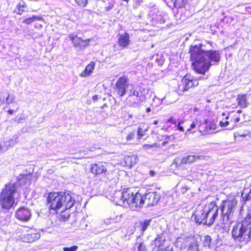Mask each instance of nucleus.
<instances>
[{
    "instance_id": "63",
    "label": "nucleus",
    "mask_w": 251,
    "mask_h": 251,
    "mask_svg": "<svg viewBox=\"0 0 251 251\" xmlns=\"http://www.w3.org/2000/svg\"><path fill=\"white\" fill-rule=\"evenodd\" d=\"M222 116H224V117L226 116V114L225 113H223L222 114Z\"/></svg>"
},
{
    "instance_id": "49",
    "label": "nucleus",
    "mask_w": 251,
    "mask_h": 251,
    "mask_svg": "<svg viewBox=\"0 0 251 251\" xmlns=\"http://www.w3.org/2000/svg\"><path fill=\"white\" fill-rule=\"evenodd\" d=\"M177 123H178V124L179 125H183L185 122V121L183 119H180L179 118L177 119Z\"/></svg>"
},
{
    "instance_id": "40",
    "label": "nucleus",
    "mask_w": 251,
    "mask_h": 251,
    "mask_svg": "<svg viewBox=\"0 0 251 251\" xmlns=\"http://www.w3.org/2000/svg\"><path fill=\"white\" fill-rule=\"evenodd\" d=\"M120 217L116 216L115 218H110L109 219H107V220L105 222V224L108 225L111 224L115 223L117 222V220L120 219Z\"/></svg>"
},
{
    "instance_id": "57",
    "label": "nucleus",
    "mask_w": 251,
    "mask_h": 251,
    "mask_svg": "<svg viewBox=\"0 0 251 251\" xmlns=\"http://www.w3.org/2000/svg\"><path fill=\"white\" fill-rule=\"evenodd\" d=\"M234 123H238L239 121H240V118H236L234 120Z\"/></svg>"
},
{
    "instance_id": "62",
    "label": "nucleus",
    "mask_w": 251,
    "mask_h": 251,
    "mask_svg": "<svg viewBox=\"0 0 251 251\" xmlns=\"http://www.w3.org/2000/svg\"><path fill=\"white\" fill-rule=\"evenodd\" d=\"M167 143V142H164L162 143V144H163V145H165V144H166Z\"/></svg>"
},
{
    "instance_id": "24",
    "label": "nucleus",
    "mask_w": 251,
    "mask_h": 251,
    "mask_svg": "<svg viewBox=\"0 0 251 251\" xmlns=\"http://www.w3.org/2000/svg\"><path fill=\"white\" fill-rule=\"evenodd\" d=\"M95 66L94 62H91L85 68V69L80 74V76L83 77L89 76L93 72Z\"/></svg>"
},
{
    "instance_id": "22",
    "label": "nucleus",
    "mask_w": 251,
    "mask_h": 251,
    "mask_svg": "<svg viewBox=\"0 0 251 251\" xmlns=\"http://www.w3.org/2000/svg\"><path fill=\"white\" fill-rule=\"evenodd\" d=\"M129 36L126 32L120 35L118 43L120 47L123 48H126L129 45Z\"/></svg>"
},
{
    "instance_id": "31",
    "label": "nucleus",
    "mask_w": 251,
    "mask_h": 251,
    "mask_svg": "<svg viewBox=\"0 0 251 251\" xmlns=\"http://www.w3.org/2000/svg\"><path fill=\"white\" fill-rule=\"evenodd\" d=\"M134 247L137 248L138 251H147L146 246L140 239H137Z\"/></svg>"
},
{
    "instance_id": "29",
    "label": "nucleus",
    "mask_w": 251,
    "mask_h": 251,
    "mask_svg": "<svg viewBox=\"0 0 251 251\" xmlns=\"http://www.w3.org/2000/svg\"><path fill=\"white\" fill-rule=\"evenodd\" d=\"M126 162H129V165L133 166L138 161V157L136 155H133L127 156L126 158Z\"/></svg>"
},
{
    "instance_id": "50",
    "label": "nucleus",
    "mask_w": 251,
    "mask_h": 251,
    "mask_svg": "<svg viewBox=\"0 0 251 251\" xmlns=\"http://www.w3.org/2000/svg\"><path fill=\"white\" fill-rule=\"evenodd\" d=\"M154 147V145H144L143 146V148L145 149L149 150L150 149Z\"/></svg>"
},
{
    "instance_id": "11",
    "label": "nucleus",
    "mask_w": 251,
    "mask_h": 251,
    "mask_svg": "<svg viewBox=\"0 0 251 251\" xmlns=\"http://www.w3.org/2000/svg\"><path fill=\"white\" fill-rule=\"evenodd\" d=\"M209 126L208 127H207L208 121L207 120L204 119L203 123L201 124L199 126V131L201 133L205 134L207 133H212L215 132L214 130L216 128L215 124L214 122H209Z\"/></svg>"
},
{
    "instance_id": "8",
    "label": "nucleus",
    "mask_w": 251,
    "mask_h": 251,
    "mask_svg": "<svg viewBox=\"0 0 251 251\" xmlns=\"http://www.w3.org/2000/svg\"><path fill=\"white\" fill-rule=\"evenodd\" d=\"M178 242H181L180 248L182 251H199L198 245L191 238H181Z\"/></svg>"
},
{
    "instance_id": "5",
    "label": "nucleus",
    "mask_w": 251,
    "mask_h": 251,
    "mask_svg": "<svg viewBox=\"0 0 251 251\" xmlns=\"http://www.w3.org/2000/svg\"><path fill=\"white\" fill-rule=\"evenodd\" d=\"M233 207V202L230 201H224L222 208V222L221 221V229L223 231H228L229 229L230 221L229 220V216Z\"/></svg>"
},
{
    "instance_id": "32",
    "label": "nucleus",
    "mask_w": 251,
    "mask_h": 251,
    "mask_svg": "<svg viewBox=\"0 0 251 251\" xmlns=\"http://www.w3.org/2000/svg\"><path fill=\"white\" fill-rule=\"evenodd\" d=\"M69 38H70L73 43L74 44V46L76 48L78 47L79 44L80 43V41H81V39L77 37L74 34H71L69 35Z\"/></svg>"
},
{
    "instance_id": "53",
    "label": "nucleus",
    "mask_w": 251,
    "mask_h": 251,
    "mask_svg": "<svg viewBox=\"0 0 251 251\" xmlns=\"http://www.w3.org/2000/svg\"><path fill=\"white\" fill-rule=\"evenodd\" d=\"M177 129H178L179 130H180L181 131H184V130L183 126H182L181 125H179L178 124L177 125Z\"/></svg>"
},
{
    "instance_id": "60",
    "label": "nucleus",
    "mask_w": 251,
    "mask_h": 251,
    "mask_svg": "<svg viewBox=\"0 0 251 251\" xmlns=\"http://www.w3.org/2000/svg\"><path fill=\"white\" fill-rule=\"evenodd\" d=\"M154 174V172L152 171H150V174L152 176Z\"/></svg>"
},
{
    "instance_id": "35",
    "label": "nucleus",
    "mask_w": 251,
    "mask_h": 251,
    "mask_svg": "<svg viewBox=\"0 0 251 251\" xmlns=\"http://www.w3.org/2000/svg\"><path fill=\"white\" fill-rule=\"evenodd\" d=\"M151 222V220H146L140 222L141 229L142 232H144L146 230L150 225Z\"/></svg>"
},
{
    "instance_id": "3",
    "label": "nucleus",
    "mask_w": 251,
    "mask_h": 251,
    "mask_svg": "<svg viewBox=\"0 0 251 251\" xmlns=\"http://www.w3.org/2000/svg\"><path fill=\"white\" fill-rule=\"evenodd\" d=\"M190 58L194 61L193 66L195 71L199 74H203L210 67V63L206 58V51L201 48V46L195 45L190 48Z\"/></svg>"
},
{
    "instance_id": "12",
    "label": "nucleus",
    "mask_w": 251,
    "mask_h": 251,
    "mask_svg": "<svg viewBox=\"0 0 251 251\" xmlns=\"http://www.w3.org/2000/svg\"><path fill=\"white\" fill-rule=\"evenodd\" d=\"M135 193L133 191V189L132 188H127L123 190V201L125 202L124 207L127 206H131L132 203L133 197Z\"/></svg>"
},
{
    "instance_id": "19",
    "label": "nucleus",
    "mask_w": 251,
    "mask_h": 251,
    "mask_svg": "<svg viewBox=\"0 0 251 251\" xmlns=\"http://www.w3.org/2000/svg\"><path fill=\"white\" fill-rule=\"evenodd\" d=\"M182 79L183 80L184 85L187 86L188 90L198 86L199 84L198 80L194 79L193 77L190 75H186Z\"/></svg>"
},
{
    "instance_id": "13",
    "label": "nucleus",
    "mask_w": 251,
    "mask_h": 251,
    "mask_svg": "<svg viewBox=\"0 0 251 251\" xmlns=\"http://www.w3.org/2000/svg\"><path fill=\"white\" fill-rule=\"evenodd\" d=\"M15 200L0 193V205L1 208L8 210L14 205Z\"/></svg>"
},
{
    "instance_id": "23",
    "label": "nucleus",
    "mask_w": 251,
    "mask_h": 251,
    "mask_svg": "<svg viewBox=\"0 0 251 251\" xmlns=\"http://www.w3.org/2000/svg\"><path fill=\"white\" fill-rule=\"evenodd\" d=\"M236 101L238 105L242 108H245L248 106V99L247 94L238 95L236 98Z\"/></svg>"
},
{
    "instance_id": "7",
    "label": "nucleus",
    "mask_w": 251,
    "mask_h": 251,
    "mask_svg": "<svg viewBox=\"0 0 251 251\" xmlns=\"http://www.w3.org/2000/svg\"><path fill=\"white\" fill-rule=\"evenodd\" d=\"M129 84V79L127 77H120L116 83L115 91L117 94L120 97L124 96Z\"/></svg>"
},
{
    "instance_id": "64",
    "label": "nucleus",
    "mask_w": 251,
    "mask_h": 251,
    "mask_svg": "<svg viewBox=\"0 0 251 251\" xmlns=\"http://www.w3.org/2000/svg\"><path fill=\"white\" fill-rule=\"evenodd\" d=\"M240 112H241V110H238V111H237V113H240Z\"/></svg>"
},
{
    "instance_id": "1",
    "label": "nucleus",
    "mask_w": 251,
    "mask_h": 251,
    "mask_svg": "<svg viewBox=\"0 0 251 251\" xmlns=\"http://www.w3.org/2000/svg\"><path fill=\"white\" fill-rule=\"evenodd\" d=\"M218 214V206L211 202L204 206L199 205L191 218L199 225L203 224L210 226L214 223Z\"/></svg>"
},
{
    "instance_id": "21",
    "label": "nucleus",
    "mask_w": 251,
    "mask_h": 251,
    "mask_svg": "<svg viewBox=\"0 0 251 251\" xmlns=\"http://www.w3.org/2000/svg\"><path fill=\"white\" fill-rule=\"evenodd\" d=\"M91 172L95 175H100L106 171V167L101 163L93 164L91 169Z\"/></svg>"
},
{
    "instance_id": "10",
    "label": "nucleus",
    "mask_w": 251,
    "mask_h": 251,
    "mask_svg": "<svg viewBox=\"0 0 251 251\" xmlns=\"http://www.w3.org/2000/svg\"><path fill=\"white\" fill-rule=\"evenodd\" d=\"M15 215L18 220L23 222H27L31 219V213L28 208L22 207L16 211Z\"/></svg>"
},
{
    "instance_id": "20",
    "label": "nucleus",
    "mask_w": 251,
    "mask_h": 251,
    "mask_svg": "<svg viewBox=\"0 0 251 251\" xmlns=\"http://www.w3.org/2000/svg\"><path fill=\"white\" fill-rule=\"evenodd\" d=\"M206 58L208 60L210 65L211 62L218 63L220 60L219 53L218 51H206Z\"/></svg>"
},
{
    "instance_id": "26",
    "label": "nucleus",
    "mask_w": 251,
    "mask_h": 251,
    "mask_svg": "<svg viewBox=\"0 0 251 251\" xmlns=\"http://www.w3.org/2000/svg\"><path fill=\"white\" fill-rule=\"evenodd\" d=\"M203 121L204 118L203 117H196L191 124L190 128H188L187 131H190L192 129L196 128L197 126H199L201 124L203 123Z\"/></svg>"
},
{
    "instance_id": "2",
    "label": "nucleus",
    "mask_w": 251,
    "mask_h": 251,
    "mask_svg": "<svg viewBox=\"0 0 251 251\" xmlns=\"http://www.w3.org/2000/svg\"><path fill=\"white\" fill-rule=\"evenodd\" d=\"M48 205L50 210L57 211L61 208L69 209L73 206L75 200L66 192L50 193L48 197Z\"/></svg>"
},
{
    "instance_id": "56",
    "label": "nucleus",
    "mask_w": 251,
    "mask_h": 251,
    "mask_svg": "<svg viewBox=\"0 0 251 251\" xmlns=\"http://www.w3.org/2000/svg\"><path fill=\"white\" fill-rule=\"evenodd\" d=\"M135 3L140 4L143 2V0H134Z\"/></svg>"
},
{
    "instance_id": "36",
    "label": "nucleus",
    "mask_w": 251,
    "mask_h": 251,
    "mask_svg": "<svg viewBox=\"0 0 251 251\" xmlns=\"http://www.w3.org/2000/svg\"><path fill=\"white\" fill-rule=\"evenodd\" d=\"M147 127L144 128V126H143L142 127L140 126L137 132L138 138L140 139L142 136L145 135L146 132L147 131Z\"/></svg>"
},
{
    "instance_id": "58",
    "label": "nucleus",
    "mask_w": 251,
    "mask_h": 251,
    "mask_svg": "<svg viewBox=\"0 0 251 251\" xmlns=\"http://www.w3.org/2000/svg\"><path fill=\"white\" fill-rule=\"evenodd\" d=\"M151 111V109L150 107H148L146 109L147 113L150 112Z\"/></svg>"
},
{
    "instance_id": "15",
    "label": "nucleus",
    "mask_w": 251,
    "mask_h": 251,
    "mask_svg": "<svg viewBox=\"0 0 251 251\" xmlns=\"http://www.w3.org/2000/svg\"><path fill=\"white\" fill-rule=\"evenodd\" d=\"M110 196V199L116 204L123 206L125 202L123 201V191L118 190L114 191Z\"/></svg>"
},
{
    "instance_id": "17",
    "label": "nucleus",
    "mask_w": 251,
    "mask_h": 251,
    "mask_svg": "<svg viewBox=\"0 0 251 251\" xmlns=\"http://www.w3.org/2000/svg\"><path fill=\"white\" fill-rule=\"evenodd\" d=\"M15 96L13 94H10L8 92L2 93L0 96V101L2 103L9 104L15 102Z\"/></svg>"
},
{
    "instance_id": "38",
    "label": "nucleus",
    "mask_w": 251,
    "mask_h": 251,
    "mask_svg": "<svg viewBox=\"0 0 251 251\" xmlns=\"http://www.w3.org/2000/svg\"><path fill=\"white\" fill-rule=\"evenodd\" d=\"M90 41V39H86L85 40H81L80 43L78 46V47L80 48L81 49H84L89 45Z\"/></svg>"
},
{
    "instance_id": "46",
    "label": "nucleus",
    "mask_w": 251,
    "mask_h": 251,
    "mask_svg": "<svg viewBox=\"0 0 251 251\" xmlns=\"http://www.w3.org/2000/svg\"><path fill=\"white\" fill-rule=\"evenodd\" d=\"M77 248L78 247L76 246H73L70 248L64 247L63 248V251H75Z\"/></svg>"
},
{
    "instance_id": "16",
    "label": "nucleus",
    "mask_w": 251,
    "mask_h": 251,
    "mask_svg": "<svg viewBox=\"0 0 251 251\" xmlns=\"http://www.w3.org/2000/svg\"><path fill=\"white\" fill-rule=\"evenodd\" d=\"M40 237V234L38 232H32L25 234L21 236V240L24 242H33Z\"/></svg>"
},
{
    "instance_id": "52",
    "label": "nucleus",
    "mask_w": 251,
    "mask_h": 251,
    "mask_svg": "<svg viewBox=\"0 0 251 251\" xmlns=\"http://www.w3.org/2000/svg\"><path fill=\"white\" fill-rule=\"evenodd\" d=\"M229 124V122L226 121L225 122L221 121V127L226 126Z\"/></svg>"
},
{
    "instance_id": "27",
    "label": "nucleus",
    "mask_w": 251,
    "mask_h": 251,
    "mask_svg": "<svg viewBox=\"0 0 251 251\" xmlns=\"http://www.w3.org/2000/svg\"><path fill=\"white\" fill-rule=\"evenodd\" d=\"M200 157L201 156L198 155H189L186 157H183L181 160V163L182 164L191 163L200 159Z\"/></svg>"
},
{
    "instance_id": "61",
    "label": "nucleus",
    "mask_w": 251,
    "mask_h": 251,
    "mask_svg": "<svg viewBox=\"0 0 251 251\" xmlns=\"http://www.w3.org/2000/svg\"><path fill=\"white\" fill-rule=\"evenodd\" d=\"M157 123H158V122H157V121H155L154 122V125H157Z\"/></svg>"
},
{
    "instance_id": "4",
    "label": "nucleus",
    "mask_w": 251,
    "mask_h": 251,
    "mask_svg": "<svg viewBox=\"0 0 251 251\" xmlns=\"http://www.w3.org/2000/svg\"><path fill=\"white\" fill-rule=\"evenodd\" d=\"M232 234L235 240L248 242L251 238V216L234 226Z\"/></svg>"
},
{
    "instance_id": "25",
    "label": "nucleus",
    "mask_w": 251,
    "mask_h": 251,
    "mask_svg": "<svg viewBox=\"0 0 251 251\" xmlns=\"http://www.w3.org/2000/svg\"><path fill=\"white\" fill-rule=\"evenodd\" d=\"M28 8L27 5L24 1L19 2L14 10V12L19 15H22L24 12H27Z\"/></svg>"
},
{
    "instance_id": "42",
    "label": "nucleus",
    "mask_w": 251,
    "mask_h": 251,
    "mask_svg": "<svg viewBox=\"0 0 251 251\" xmlns=\"http://www.w3.org/2000/svg\"><path fill=\"white\" fill-rule=\"evenodd\" d=\"M135 135V131H133L132 132H129L126 137V140L127 141H131L132 140Z\"/></svg>"
},
{
    "instance_id": "41",
    "label": "nucleus",
    "mask_w": 251,
    "mask_h": 251,
    "mask_svg": "<svg viewBox=\"0 0 251 251\" xmlns=\"http://www.w3.org/2000/svg\"><path fill=\"white\" fill-rule=\"evenodd\" d=\"M194 112L197 117H202L201 115L203 113V110H201L198 107H195L194 109Z\"/></svg>"
},
{
    "instance_id": "55",
    "label": "nucleus",
    "mask_w": 251,
    "mask_h": 251,
    "mask_svg": "<svg viewBox=\"0 0 251 251\" xmlns=\"http://www.w3.org/2000/svg\"><path fill=\"white\" fill-rule=\"evenodd\" d=\"M16 111H14V110H11V109H9L8 111V113L10 115H12L13 114L14 112H16Z\"/></svg>"
},
{
    "instance_id": "33",
    "label": "nucleus",
    "mask_w": 251,
    "mask_h": 251,
    "mask_svg": "<svg viewBox=\"0 0 251 251\" xmlns=\"http://www.w3.org/2000/svg\"><path fill=\"white\" fill-rule=\"evenodd\" d=\"M129 87L130 88L129 91V97L136 96V97H139V92L137 90V88H136L133 84H130Z\"/></svg>"
},
{
    "instance_id": "47",
    "label": "nucleus",
    "mask_w": 251,
    "mask_h": 251,
    "mask_svg": "<svg viewBox=\"0 0 251 251\" xmlns=\"http://www.w3.org/2000/svg\"><path fill=\"white\" fill-rule=\"evenodd\" d=\"M60 216H61V219L62 220L65 221L69 218L70 215L68 213H64L61 214Z\"/></svg>"
},
{
    "instance_id": "48",
    "label": "nucleus",
    "mask_w": 251,
    "mask_h": 251,
    "mask_svg": "<svg viewBox=\"0 0 251 251\" xmlns=\"http://www.w3.org/2000/svg\"><path fill=\"white\" fill-rule=\"evenodd\" d=\"M177 119L176 118H175V117H171L170 119H169L168 120V123H171V124H174V125H176L177 121Z\"/></svg>"
},
{
    "instance_id": "59",
    "label": "nucleus",
    "mask_w": 251,
    "mask_h": 251,
    "mask_svg": "<svg viewBox=\"0 0 251 251\" xmlns=\"http://www.w3.org/2000/svg\"><path fill=\"white\" fill-rule=\"evenodd\" d=\"M233 126H232V127H228V128H227L226 129H228V130H231V129H233Z\"/></svg>"
},
{
    "instance_id": "54",
    "label": "nucleus",
    "mask_w": 251,
    "mask_h": 251,
    "mask_svg": "<svg viewBox=\"0 0 251 251\" xmlns=\"http://www.w3.org/2000/svg\"><path fill=\"white\" fill-rule=\"evenodd\" d=\"M98 99V95H95L92 97V100L94 101H95L97 100Z\"/></svg>"
},
{
    "instance_id": "45",
    "label": "nucleus",
    "mask_w": 251,
    "mask_h": 251,
    "mask_svg": "<svg viewBox=\"0 0 251 251\" xmlns=\"http://www.w3.org/2000/svg\"><path fill=\"white\" fill-rule=\"evenodd\" d=\"M157 251H174V249L172 246H167L163 249H157Z\"/></svg>"
},
{
    "instance_id": "43",
    "label": "nucleus",
    "mask_w": 251,
    "mask_h": 251,
    "mask_svg": "<svg viewBox=\"0 0 251 251\" xmlns=\"http://www.w3.org/2000/svg\"><path fill=\"white\" fill-rule=\"evenodd\" d=\"M75 2L79 5L82 7H85L87 2V0H75Z\"/></svg>"
},
{
    "instance_id": "30",
    "label": "nucleus",
    "mask_w": 251,
    "mask_h": 251,
    "mask_svg": "<svg viewBox=\"0 0 251 251\" xmlns=\"http://www.w3.org/2000/svg\"><path fill=\"white\" fill-rule=\"evenodd\" d=\"M174 6L176 8H180L185 6L187 0H172Z\"/></svg>"
},
{
    "instance_id": "51",
    "label": "nucleus",
    "mask_w": 251,
    "mask_h": 251,
    "mask_svg": "<svg viewBox=\"0 0 251 251\" xmlns=\"http://www.w3.org/2000/svg\"><path fill=\"white\" fill-rule=\"evenodd\" d=\"M130 105L132 107H136L139 105V104L138 102L133 101L130 103Z\"/></svg>"
},
{
    "instance_id": "9",
    "label": "nucleus",
    "mask_w": 251,
    "mask_h": 251,
    "mask_svg": "<svg viewBox=\"0 0 251 251\" xmlns=\"http://www.w3.org/2000/svg\"><path fill=\"white\" fill-rule=\"evenodd\" d=\"M160 199V195L156 192H151L144 195L145 204L147 206L156 204Z\"/></svg>"
},
{
    "instance_id": "18",
    "label": "nucleus",
    "mask_w": 251,
    "mask_h": 251,
    "mask_svg": "<svg viewBox=\"0 0 251 251\" xmlns=\"http://www.w3.org/2000/svg\"><path fill=\"white\" fill-rule=\"evenodd\" d=\"M152 245L157 247V249H160L161 247L163 249L165 247L169 246L166 242L165 237L163 234L158 235L157 237L152 241Z\"/></svg>"
},
{
    "instance_id": "28",
    "label": "nucleus",
    "mask_w": 251,
    "mask_h": 251,
    "mask_svg": "<svg viewBox=\"0 0 251 251\" xmlns=\"http://www.w3.org/2000/svg\"><path fill=\"white\" fill-rule=\"evenodd\" d=\"M188 90L187 88V86L184 85L183 80L182 79L181 81L178 84V87L176 90L177 93L178 94V95H182L185 92Z\"/></svg>"
},
{
    "instance_id": "34",
    "label": "nucleus",
    "mask_w": 251,
    "mask_h": 251,
    "mask_svg": "<svg viewBox=\"0 0 251 251\" xmlns=\"http://www.w3.org/2000/svg\"><path fill=\"white\" fill-rule=\"evenodd\" d=\"M42 18L40 16H33L32 17L26 18L24 21V23L26 24H30L35 21H41Z\"/></svg>"
},
{
    "instance_id": "39",
    "label": "nucleus",
    "mask_w": 251,
    "mask_h": 251,
    "mask_svg": "<svg viewBox=\"0 0 251 251\" xmlns=\"http://www.w3.org/2000/svg\"><path fill=\"white\" fill-rule=\"evenodd\" d=\"M18 137L17 136H16L15 137H14L13 138L10 139L9 140L6 141L7 142H8L9 144V148L14 146L18 143Z\"/></svg>"
},
{
    "instance_id": "14",
    "label": "nucleus",
    "mask_w": 251,
    "mask_h": 251,
    "mask_svg": "<svg viewBox=\"0 0 251 251\" xmlns=\"http://www.w3.org/2000/svg\"><path fill=\"white\" fill-rule=\"evenodd\" d=\"M144 196H142V195L138 192H135L133 199L132 203L131 204V208L133 210H136L138 208H140L145 203Z\"/></svg>"
},
{
    "instance_id": "37",
    "label": "nucleus",
    "mask_w": 251,
    "mask_h": 251,
    "mask_svg": "<svg viewBox=\"0 0 251 251\" xmlns=\"http://www.w3.org/2000/svg\"><path fill=\"white\" fill-rule=\"evenodd\" d=\"M9 148V144L7 141L1 142L0 144V150L1 152H5Z\"/></svg>"
},
{
    "instance_id": "44",
    "label": "nucleus",
    "mask_w": 251,
    "mask_h": 251,
    "mask_svg": "<svg viewBox=\"0 0 251 251\" xmlns=\"http://www.w3.org/2000/svg\"><path fill=\"white\" fill-rule=\"evenodd\" d=\"M211 239L210 236H205L204 241L203 242L204 246L205 247H206V246L209 247L210 243H211Z\"/></svg>"
},
{
    "instance_id": "6",
    "label": "nucleus",
    "mask_w": 251,
    "mask_h": 251,
    "mask_svg": "<svg viewBox=\"0 0 251 251\" xmlns=\"http://www.w3.org/2000/svg\"><path fill=\"white\" fill-rule=\"evenodd\" d=\"M20 183L19 181L9 182L5 185L0 193L15 200L20 193Z\"/></svg>"
}]
</instances>
